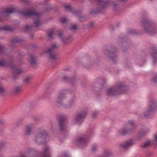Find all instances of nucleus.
Here are the masks:
<instances>
[{
  "instance_id": "f257e3e1",
  "label": "nucleus",
  "mask_w": 157,
  "mask_h": 157,
  "mask_svg": "<svg viewBox=\"0 0 157 157\" xmlns=\"http://www.w3.org/2000/svg\"><path fill=\"white\" fill-rule=\"evenodd\" d=\"M127 87L124 84L120 82L113 87L110 88L106 90L107 95L109 96H114L125 93L127 90Z\"/></svg>"
},
{
  "instance_id": "f03ea898",
  "label": "nucleus",
  "mask_w": 157,
  "mask_h": 157,
  "mask_svg": "<svg viewBox=\"0 0 157 157\" xmlns=\"http://www.w3.org/2000/svg\"><path fill=\"white\" fill-rule=\"evenodd\" d=\"M141 26L144 28V31L147 33L151 35L156 33V29L154 23L147 19H143L140 22Z\"/></svg>"
},
{
  "instance_id": "7ed1b4c3",
  "label": "nucleus",
  "mask_w": 157,
  "mask_h": 157,
  "mask_svg": "<svg viewBox=\"0 0 157 157\" xmlns=\"http://www.w3.org/2000/svg\"><path fill=\"white\" fill-rule=\"evenodd\" d=\"M125 125L127 128H128L129 126H130L131 128L129 129L123 128L119 131V133L121 135L123 136L127 134L130 133L132 132L134 129L135 128L134 123L133 121H128L126 124Z\"/></svg>"
},
{
  "instance_id": "20e7f679",
  "label": "nucleus",
  "mask_w": 157,
  "mask_h": 157,
  "mask_svg": "<svg viewBox=\"0 0 157 157\" xmlns=\"http://www.w3.org/2000/svg\"><path fill=\"white\" fill-rule=\"evenodd\" d=\"M48 136V133L46 131L42 129H39L38 132L36 135L34 139L35 143H39V144H42L43 142L42 140L45 139Z\"/></svg>"
},
{
  "instance_id": "39448f33",
  "label": "nucleus",
  "mask_w": 157,
  "mask_h": 157,
  "mask_svg": "<svg viewBox=\"0 0 157 157\" xmlns=\"http://www.w3.org/2000/svg\"><path fill=\"white\" fill-rule=\"evenodd\" d=\"M22 14L23 16H36L37 17V18L34 21V23L35 24V26L38 27L41 25V23L39 21L40 16L39 13H36L33 10H29L23 12Z\"/></svg>"
},
{
  "instance_id": "423d86ee",
  "label": "nucleus",
  "mask_w": 157,
  "mask_h": 157,
  "mask_svg": "<svg viewBox=\"0 0 157 157\" xmlns=\"http://www.w3.org/2000/svg\"><path fill=\"white\" fill-rule=\"evenodd\" d=\"M157 108V105L156 101L155 100L151 101L150 104L149 105L148 108L147 109L144 114V116L147 117L150 115L155 111Z\"/></svg>"
},
{
  "instance_id": "0eeeda50",
  "label": "nucleus",
  "mask_w": 157,
  "mask_h": 157,
  "mask_svg": "<svg viewBox=\"0 0 157 157\" xmlns=\"http://www.w3.org/2000/svg\"><path fill=\"white\" fill-rule=\"evenodd\" d=\"M97 2H100V6L99 10L96 11L92 10L91 11L90 13L92 14L100 13L102 12V11L105 8L109 3V1L108 0L104 1H102L101 0H96Z\"/></svg>"
},
{
  "instance_id": "6e6552de",
  "label": "nucleus",
  "mask_w": 157,
  "mask_h": 157,
  "mask_svg": "<svg viewBox=\"0 0 157 157\" xmlns=\"http://www.w3.org/2000/svg\"><path fill=\"white\" fill-rule=\"evenodd\" d=\"M87 114L86 112H83L76 114L74 119L76 123H81L83 121Z\"/></svg>"
},
{
  "instance_id": "1a4fd4ad",
  "label": "nucleus",
  "mask_w": 157,
  "mask_h": 157,
  "mask_svg": "<svg viewBox=\"0 0 157 157\" xmlns=\"http://www.w3.org/2000/svg\"><path fill=\"white\" fill-rule=\"evenodd\" d=\"M116 52V48L114 47H113L111 48L110 50L107 52L106 54L109 59L112 61H114L115 59L117 57Z\"/></svg>"
},
{
  "instance_id": "9d476101",
  "label": "nucleus",
  "mask_w": 157,
  "mask_h": 157,
  "mask_svg": "<svg viewBox=\"0 0 157 157\" xmlns=\"http://www.w3.org/2000/svg\"><path fill=\"white\" fill-rule=\"evenodd\" d=\"M59 124L61 132H63L67 127L66 124V117L63 116H59Z\"/></svg>"
},
{
  "instance_id": "9b49d317",
  "label": "nucleus",
  "mask_w": 157,
  "mask_h": 157,
  "mask_svg": "<svg viewBox=\"0 0 157 157\" xmlns=\"http://www.w3.org/2000/svg\"><path fill=\"white\" fill-rule=\"evenodd\" d=\"M88 141V138L85 135L80 136L77 139L78 144L82 147L86 146Z\"/></svg>"
},
{
  "instance_id": "f8f14e48",
  "label": "nucleus",
  "mask_w": 157,
  "mask_h": 157,
  "mask_svg": "<svg viewBox=\"0 0 157 157\" xmlns=\"http://www.w3.org/2000/svg\"><path fill=\"white\" fill-rule=\"evenodd\" d=\"M56 48V45L54 44L52 45L50 48L47 49L45 52L48 53L51 59L55 60L57 59L56 55L55 54H52L53 50Z\"/></svg>"
},
{
  "instance_id": "ddd939ff",
  "label": "nucleus",
  "mask_w": 157,
  "mask_h": 157,
  "mask_svg": "<svg viewBox=\"0 0 157 157\" xmlns=\"http://www.w3.org/2000/svg\"><path fill=\"white\" fill-rule=\"evenodd\" d=\"M14 10V9L13 8H7L4 12H0V21H4L6 20V13H12L13 12Z\"/></svg>"
},
{
  "instance_id": "4468645a",
  "label": "nucleus",
  "mask_w": 157,
  "mask_h": 157,
  "mask_svg": "<svg viewBox=\"0 0 157 157\" xmlns=\"http://www.w3.org/2000/svg\"><path fill=\"white\" fill-rule=\"evenodd\" d=\"M58 36L61 39L62 42L64 43L68 44L71 41V37L66 38L63 36V32L62 30H59L58 31Z\"/></svg>"
},
{
  "instance_id": "2eb2a0df",
  "label": "nucleus",
  "mask_w": 157,
  "mask_h": 157,
  "mask_svg": "<svg viewBox=\"0 0 157 157\" xmlns=\"http://www.w3.org/2000/svg\"><path fill=\"white\" fill-rule=\"evenodd\" d=\"M151 55L153 58V63L155 64L157 61V48L154 46L150 48Z\"/></svg>"
},
{
  "instance_id": "dca6fc26",
  "label": "nucleus",
  "mask_w": 157,
  "mask_h": 157,
  "mask_svg": "<svg viewBox=\"0 0 157 157\" xmlns=\"http://www.w3.org/2000/svg\"><path fill=\"white\" fill-rule=\"evenodd\" d=\"M41 157H51V153L48 147H45L43 149V151L41 154Z\"/></svg>"
},
{
  "instance_id": "f3484780",
  "label": "nucleus",
  "mask_w": 157,
  "mask_h": 157,
  "mask_svg": "<svg viewBox=\"0 0 157 157\" xmlns=\"http://www.w3.org/2000/svg\"><path fill=\"white\" fill-rule=\"evenodd\" d=\"M154 138L156 140L155 141H153L151 142H150L149 141H147L143 145H141L140 146L142 147L146 148L148 146L150 143H151L152 145L156 147L157 145V136L155 135H154Z\"/></svg>"
},
{
  "instance_id": "a211bd4d",
  "label": "nucleus",
  "mask_w": 157,
  "mask_h": 157,
  "mask_svg": "<svg viewBox=\"0 0 157 157\" xmlns=\"http://www.w3.org/2000/svg\"><path fill=\"white\" fill-rule=\"evenodd\" d=\"M65 90L59 93V95L58 96L57 98V102L60 105H62V101L63 99L65 98Z\"/></svg>"
},
{
  "instance_id": "6ab92c4d",
  "label": "nucleus",
  "mask_w": 157,
  "mask_h": 157,
  "mask_svg": "<svg viewBox=\"0 0 157 157\" xmlns=\"http://www.w3.org/2000/svg\"><path fill=\"white\" fill-rule=\"evenodd\" d=\"M133 144V140L132 139H130L124 143L121 144V146L123 148L126 149L132 145Z\"/></svg>"
},
{
  "instance_id": "aec40b11",
  "label": "nucleus",
  "mask_w": 157,
  "mask_h": 157,
  "mask_svg": "<svg viewBox=\"0 0 157 157\" xmlns=\"http://www.w3.org/2000/svg\"><path fill=\"white\" fill-rule=\"evenodd\" d=\"M22 88L19 86H17L12 88L11 90V92L13 94H18L22 91Z\"/></svg>"
},
{
  "instance_id": "412c9836",
  "label": "nucleus",
  "mask_w": 157,
  "mask_h": 157,
  "mask_svg": "<svg viewBox=\"0 0 157 157\" xmlns=\"http://www.w3.org/2000/svg\"><path fill=\"white\" fill-rule=\"evenodd\" d=\"M148 132V131H143L140 132L138 134V136L137 138V140H140L142 138L144 137Z\"/></svg>"
},
{
  "instance_id": "4be33fe9",
  "label": "nucleus",
  "mask_w": 157,
  "mask_h": 157,
  "mask_svg": "<svg viewBox=\"0 0 157 157\" xmlns=\"http://www.w3.org/2000/svg\"><path fill=\"white\" fill-rule=\"evenodd\" d=\"M63 81L70 82V83H73L75 81V78H68L66 76H64L63 77Z\"/></svg>"
},
{
  "instance_id": "5701e85b",
  "label": "nucleus",
  "mask_w": 157,
  "mask_h": 157,
  "mask_svg": "<svg viewBox=\"0 0 157 157\" xmlns=\"http://www.w3.org/2000/svg\"><path fill=\"white\" fill-rule=\"evenodd\" d=\"M33 128V125L30 124L27 125L25 128V132L26 135H29L30 134Z\"/></svg>"
},
{
  "instance_id": "b1692460",
  "label": "nucleus",
  "mask_w": 157,
  "mask_h": 157,
  "mask_svg": "<svg viewBox=\"0 0 157 157\" xmlns=\"http://www.w3.org/2000/svg\"><path fill=\"white\" fill-rule=\"evenodd\" d=\"M0 30H3L7 31H12L13 30V29L12 27L6 26L4 27H0Z\"/></svg>"
},
{
  "instance_id": "393cba45",
  "label": "nucleus",
  "mask_w": 157,
  "mask_h": 157,
  "mask_svg": "<svg viewBox=\"0 0 157 157\" xmlns=\"http://www.w3.org/2000/svg\"><path fill=\"white\" fill-rule=\"evenodd\" d=\"M29 62L33 66L35 65L36 64V58L32 55L30 56V59Z\"/></svg>"
},
{
  "instance_id": "a878e982",
  "label": "nucleus",
  "mask_w": 157,
  "mask_h": 157,
  "mask_svg": "<svg viewBox=\"0 0 157 157\" xmlns=\"http://www.w3.org/2000/svg\"><path fill=\"white\" fill-rule=\"evenodd\" d=\"M112 155V153L107 151H104L103 154L100 157H109Z\"/></svg>"
},
{
  "instance_id": "bb28decb",
  "label": "nucleus",
  "mask_w": 157,
  "mask_h": 157,
  "mask_svg": "<svg viewBox=\"0 0 157 157\" xmlns=\"http://www.w3.org/2000/svg\"><path fill=\"white\" fill-rule=\"evenodd\" d=\"M22 41H23L22 39H18L17 38H14L11 40V42L12 44H14L15 43H19Z\"/></svg>"
},
{
  "instance_id": "cd10ccee",
  "label": "nucleus",
  "mask_w": 157,
  "mask_h": 157,
  "mask_svg": "<svg viewBox=\"0 0 157 157\" xmlns=\"http://www.w3.org/2000/svg\"><path fill=\"white\" fill-rule=\"evenodd\" d=\"M151 81L155 83H157V74H155L152 77Z\"/></svg>"
},
{
  "instance_id": "c85d7f7f",
  "label": "nucleus",
  "mask_w": 157,
  "mask_h": 157,
  "mask_svg": "<svg viewBox=\"0 0 157 157\" xmlns=\"http://www.w3.org/2000/svg\"><path fill=\"white\" fill-rule=\"evenodd\" d=\"M54 32V30L53 29L50 30L47 33V36L50 39L52 38V35Z\"/></svg>"
},
{
  "instance_id": "c756f323",
  "label": "nucleus",
  "mask_w": 157,
  "mask_h": 157,
  "mask_svg": "<svg viewBox=\"0 0 157 157\" xmlns=\"http://www.w3.org/2000/svg\"><path fill=\"white\" fill-rule=\"evenodd\" d=\"M17 74L13 75V78L14 80H16L18 77V75L22 72V71L21 70L18 69L17 70Z\"/></svg>"
},
{
  "instance_id": "7c9ffc66",
  "label": "nucleus",
  "mask_w": 157,
  "mask_h": 157,
  "mask_svg": "<svg viewBox=\"0 0 157 157\" xmlns=\"http://www.w3.org/2000/svg\"><path fill=\"white\" fill-rule=\"evenodd\" d=\"M31 79L32 78L31 77H27L24 78V82L26 84H27L29 83V81L31 80Z\"/></svg>"
},
{
  "instance_id": "2f4dec72",
  "label": "nucleus",
  "mask_w": 157,
  "mask_h": 157,
  "mask_svg": "<svg viewBox=\"0 0 157 157\" xmlns=\"http://www.w3.org/2000/svg\"><path fill=\"white\" fill-rule=\"evenodd\" d=\"M129 33L130 34H136L138 35L139 34V33L138 32H137L136 30H130L129 32Z\"/></svg>"
},
{
  "instance_id": "473e14b6",
  "label": "nucleus",
  "mask_w": 157,
  "mask_h": 157,
  "mask_svg": "<svg viewBox=\"0 0 157 157\" xmlns=\"http://www.w3.org/2000/svg\"><path fill=\"white\" fill-rule=\"evenodd\" d=\"M6 63L4 60H0V66L2 67H5L6 66Z\"/></svg>"
},
{
  "instance_id": "72a5a7b5",
  "label": "nucleus",
  "mask_w": 157,
  "mask_h": 157,
  "mask_svg": "<svg viewBox=\"0 0 157 157\" xmlns=\"http://www.w3.org/2000/svg\"><path fill=\"white\" fill-rule=\"evenodd\" d=\"M94 25V23L93 22H90L88 24L87 28L88 29L92 28Z\"/></svg>"
},
{
  "instance_id": "f704fd0d",
  "label": "nucleus",
  "mask_w": 157,
  "mask_h": 157,
  "mask_svg": "<svg viewBox=\"0 0 157 157\" xmlns=\"http://www.w3.org/2000/svg\"><path fill=\"white\" fill-rule=\"evenodd\" d=\"M77 29V26L76 25H72L70 27L69 29L71 30H75Z\"/></svg>"
},
{
  "instance_id": "c9c22d12",
  "label": "nucleus",
  "mask_w": 157,
  "mask_h": 157,
  "mask_svg": "<svg viewBox=\"0 0 157 157\" xmlns=\"http://www.w3.org/2000/svg\"><path fill=\"white\" fill-rule=\"evenodd\" d=\"M33 27V26L30 25L29 26L28 25H26L25 26V27L24 28V29L25 30L27 31L29 29H31Z\"/></svg>"
},
{
  "instance_id": "e433bc0d",
  "label": "nucleus",
  "mask_w": 157,
  "mask_h": 157,
  "mask_svg": "<svg viewBox=\"0 0 157 157\" xmlns=\"http://www.w3.org/2000/svg\"><path fill=\"white\" fill-rule=\"evenodd\" d=\"M59 21L62 23H64L67 21V19L66 18L63 17L60 19Z\"/></svg>"
},
{
  "instance_id": "4c0bfd02",
  "label": "nucleus",
  "mask_w": 157,
  "mask_h": 157,
  "mask_svg": "<svg viewBox=\"0 0 157 157\" xmlns=\"http://www.w3.org/2000/svg\"><path fill=\"white\" fill-rule=\"evenodd\" d=\"M79 20V21L82 22L86 20V18L85 17H80L79 18H78Z\"/></svg>"
},
{
  "instance_id": "58836bf2",
  "label": "nucleus",
  "mask_w": 157,
  "mask_h": 157,
  "mask_svg": "<svg viewBox=\"0 0 157 157\" xmlns=\"http://www.w3.org/2000/svg\"><path fill=\"white\" fill-rule=\"evenodd\" d=\"M98 112L97 111H95L93 113V117L95 118V117L98 114Z\"/></svg>"
},
{
  "instance_id": "ea45409f",
  "label": "nucleus",
  "mask_w": 157,
  "mask_h": 157,
  "mask_svg": "<svg viewBox=\"0 0 157 157\" xmlns=\"http://www.w3.org/2000/svg\"><path fill=\"white\" fill-rule=\"evenodd\" d=\"M97 148V146L96 145H94L93 146L92 148V151H96Z\"/></svg>"
},
{
  "instance_id": "a19ab883",
  "label": "nucleus",
  "mask_w": 157,
  "mask_h": 157,
  "mask_svg": "<svg viewBox=\"0 0 157 157\" xmlns=\"http://www.w3.org/2000/svg\"><path fill=\"white\" fill-rule=\"evenodd\" d=\"M65 8L66 10H71V7L70 6H65Z\"/></svg>"
},
{
  "instance_id": "79ce46f5",
  "label": "nucleus",
  "mask_w": 157,
  "mask_h": 157,
  "mask_svg": "<svg viewBox=\"0 0 157 157\" xmlns=\"http://www.w3.org/2000/svg\"><path fill=\"white\" fill-rule=\"evenodd\" d=\"M100 81H101V82H102V83H101V82H100V84L102 85H104L105 82V81L104 79H100Z\"/></svg>"
},
{
  "instance_id": "37998d69",
  "label": "nucleus",
  "mask_w": 157,
  "mask_h": 157,
  "mask_svg": "<svg viewBox=\"0 0 157 157\" xmlns=\"http://www.w3.org/2000/svg\"><path fill=\"white\" fill-rule=\"evenodd\" d=\"M5 144V143L2 142L0 143V149L2 148Z\"/></svg>"
},
{
  "instance_id": "c03bdc74",
  "label": "nucleus",
  "mask_w": 157,
  "mask_h": 157,
  "mask_svg": "<svg viewBox=\"0 0 157 157\" xmlns=\"http://www.w3.org/2000/svg\"><path fill=\"white\" fill-rule=\"evenodd\" d=\"M113 6L115 10L117 9V5L116 4L114 3L113 4Z\"/></svg>"
},
{
  "instance_id": "a18cd8bd",
  "label": "nucleus",
  "mask_w": 157,
  "mask_h": 157,
  "mask_svg": "<svg viewBox=\"0 0 157 157\" xmlns=\"http://www.w3.org/2000/svg\"><path fill=\"white\" fill-rule=\"evenodd\" d=\"M3 47L2 46L0 45V53H2L3 51Z\"/></svg>"
},
{
  "instance_id": "49530a36",
  "label": "nucleus",
  "mask_w": 157,
  "mask_h": 157,
  "mask_svg": "<svg viewBox=\"0 0 157 157\" xmlns=\"http://www.w3.org/2000/svg\"><path fill=\"white\" fill-rule=\"evenodd\" d=\"M152 154V152H148L147 153V155L149 156H151Z\"/></svg>"
},
{
  "instance_id": "de8ad7c7",
  "label": "nucleus",
  "mask_w": 157,
  "mask_h": 157,
  "mask_svg": "<svg viewBox=\"0 0 157 157\" xmlns=\"http://www.w3.org/2000/svg\"><path fill=\"white\" fill-rule=\"evenodd\" d=\"M22 2H29V0H21Z\"/></svg>"
},
{
  "instance_id": "09e8293b",
  "label": "nucleus",
  "mask_w": 157,
  "mask_h": 157,
  "mask_svg": "<svg viewBox=\"0 0 157 157\" xmlns=\"http://www.w3.org/2000/svg\"><path fill=\"white\" fill-rule=\"evenodd\" d=\"M10 67L12 68L15 69V65H11L10 66Z\"/></svg>"
},
{
  "instance_id": "8fccbe9b",
  "label": "nucleus",
  "mask_w": 157,
  "mask_h": 157,
  "mask_svg": "<svg viewBox=\"0 0 157 157\" xmlns=\"http://www.w3.org/2000/svg\"><path fill=\"white\" fill-rule=\"evenodd\" d=\"M45 4H46L49 1V0H44Z\"/></svg>"
},
{
  "instance_id": "3c124183",
  "label": "nucleus",
  "mask_w": 157,
  "mask_h": 157,
  "mask_svg": "<svg viewBox=\"0 0 157 157\" xmlns=\"http://www.w3.org/2000/svg\"><path fill=\"white\" fill-rule=\"evenodd\" d=\"M68 70V68H65L64 69V71H67Z\"/></svg>"
},
{
  "instance_id": "603ef678",
  "label": "nucleus",
  "mask_w": 157,
  "mask_h": 157,
  "mask_svg": "<svg viewBox=\"0 0 157 157\" xmlns=\"http://www.w3.org/2000/svg\"><path fill=\"white\" fill-rule=\"evenodd\" d=\"M3 123V122L1 120H0V124H2Z\"/></svg>"
},
{
  "instance_id": "864d4df0",
  "label": "nucleus",
  "mask_w": 157,
  "mask_h": 157,
  "mask_svg": "<svg viewBox=\"0 0 157 157\" xmlns=\"http://www.w3.org/2000/svg\"><path fill=\"white\" fill-rule=\"evenodd\" d=\"M21 157H26V156L24 155H21Z\"/></svg>"
},
{
  "instance_id": "5fc2aeb1",
  "label": "nucleus",
  "mask_w": 157,
  "mask_h": 157,
  "mask_svg": "<svg viewBox=\"0 0 157 157\" xmlns=\"http://www.w3.org/2000/svg\"><path fill=\"white\" fill-rule=\"evenodd\" d=\"M2 132V131L1 130H0V134H1Z\"/></svg>"
},
{
  "instance_id": "6e6d98bb",
  "label": "nucleus",
  "mask_w": 157,
  "mask_h": 157,
  "mask_svg": "<svg viewBox=\"0 0 157 157\" xmlns=\"http://www.w3.org/2000/svg\"><path fill=\"white\" fill-rule=\"evenodd\" d=\"M31 37L32 38L33 37V35H32L31 36Z\"/></svg>"
},
{
  "instance_id": "4d7b16f0",
  "label": "nucleus",
  "mask_w": 157,
  "mask_h": 157,
  "mask_svg": "<svg viewBox=\"0 0 157 157\" xmlns=\"http://www.w3.org/2000/svg\"><path fill=\"white\" fill-rule=\"evenodd\" d=\"M119 24H117V25L118 26H119Z\"/></svg>"
},
{
  "instance_id": "13d9d810",
  "label": "nucleus",
  "mask_w": 157,
  "mask_h": 157,
  "mask_svg": "<svg viewBox=\"0 0 157 157\" xmlns=\"http://www.w3.org/2000/svg\"><path fill=\"white\" fill-rule=\"evenodd\" d=\"M150 1H152L153 0H149Z\"/></svg>"
}]
</instances>
